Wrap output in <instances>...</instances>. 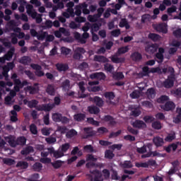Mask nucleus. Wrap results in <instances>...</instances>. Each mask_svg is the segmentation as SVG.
I'll list each match as a JSON object with an SVG mask.
<instances>
[{"instance_id": "4c0bfd02", "label": "nucleus", "mask_w": 181, "mask_h": 181, "mask_svg": "<svg viewBox=\"0 0 181 181\" xmlns=\"http://www.w3.org/2000/svg\"><path fill=\"white\" fill-rule=\"evenodd\" d=\"M42 111H45V112H49V111H52V108H54V104H42Z\"/></svg>"}, {"instance_id": "dca6fc26", "label": "nucleus", "mask_w": 181, "mask_h": 181, "mask_svg": "<svg viewBox=\"0 0 181 181\" xmlns=\"http://www.w3.org/2000/svg\"><path fill=\"white\" fill-rule=\"evenodd\" d=\"M148 38L150 39V40H152V42H159L160 39H162V37H160L159 34L150 33L148 35Z\"/></svg>"}, {"instance_id": "72a5a7b5", "label": "nucleus", "mask_w": 181, "mask_h": 181, "mask_svg": "<svg viewBox=\"0 0 181 181\" xmlns=\"http://www.w3.org/2000/svg\"><path fill=\"white\" fill-rule=\"evenodd\" d=\"M111 60L112 63L118 64V63H124V62H125V58H119L118 57H116L115 55H113L111 58Z\"/></svg>"}, {"instance_id": "f704fd0d", "label": "nucleus", "mask_w": 181, "mask_h": 181, "mask_svg": "<svg viewBox=\"0 0 181 181\" xmlns=\"http://www.w3.org/2000/svg\"><path fill=\"white\" fill-rule=\"evenodd\" d=\"M43 168V165L39 162H36L35 164L33 165V170L34 172H40Z\"/></svg>"}, {"instance_id": "3c124183", "label": "nucleus", "mask_w": 181, "mask_h": 181, "mask_svg": "<svg viewBox=\"0 0 181 181\" xmlns=\"http://www.w3.org/2000/svg\"><path fill=\"white\" fill-rule=\"evenodd\" d=\"M3 163H4V165H8V166H12V165L15 163V160L12 158H4Z\"/></svg>"}, {"instance_id": "2f4dec72", "label": "nucleus", "mask_w": 181, "mask_h": 181, "mask_svg": "<svg viewBox=\"0 0 181 181\" xmlns=\"http://www.w3.org/2000/svg\"><path fill=\"white\" fill-rule=\"evenodd\" d=\"M33 146H28L23 148L21 151V155H29V153H32L33 152Z\"/></svg>"}, {"instance_id": "69168bd1", "label": "nucleus", "mask_w": 181, "mask_h": 181, "mask_svg": "<svg viewBox=\"0 0 181 181\" xmlns=\"http://www.w3.org/2000/svg\"><path fill=\"white\" fill-rule=\"evenodd\" d=\"M156 57L158 59V63H163V60L165 59V57L163 56V54H159L157 52L156 54Z\"/></svg>"}, {"instance_id": "6e6552de", "label": "nucleus", "mask_w": 181, "mask_h": 181, "mask_svg": "<svg viewBox=\"0 0 181 181\" xmlns=\"http://www.w3.org/2000/svg\"><path fill=\"white\" fill-rule=\"evenodd\" d=\"M133 128H136L137 129H142L144 128H146V124L140 119H136L135 120L132 124Z\"/></svg>"}, {"instance_id": "58836bf2", "label": "nucleus", "mask_w": 181, "mask_h": 181, "mask_svg": "<svg viewBox=\"0 0 181 181\" xmlns=\"http://www.w3.org/2000/svg\"><path fill=\"white\" fill-rule=\"evenodd\" d=\"M16 141H17V146L21 145V146H23V145H26V137L25 136L18 137Z\"/></svg>"}, {"instance_id": "09e8293b", "label": "nucleus", "mask_w": 181, "mask_h": 181, "mask_svg": "<svg viewBox=\"0 0 181 181\" xmlns=\"http://www.w3.org/2000/svg\"><path fill=\"white\" fill-rule=\"evenodd\" d=\"M132 163L129 160H125L122 164V168L124 169H131L132 168Z\"/></svg>"}, {"instance_id": "e433bc0d", "label": "nucleus", "mask_w": 181, "mask_h": 181, "mask_svg": "<svg viewBox=\"0 0 181 181\" xmlns=\"http://www.w3.org/2000/svg\"><path fill=\"white\" fill-rule=\"evenodd\" d=\"M129 97L133 100L139 98V97H141V91L138 90H134L132 93H130Z\"/></svg>"}, {"instance_id": "680f3d73", "label": "nucleus", "mask_w": 181, "mask_h": 181, "mask_svg": "<svg viewBox=\"0 0 181 181\" xmlns=\"http://www.w3.org/2000/svg\"><path fill=\"white\" fill-rule=\"evenodd\" d=\"M146 93L148 98H153L155 97V89L153 88H148Z\"/></svg>"}, {"instance_id": "8fccbe9b", "label": "nucleus", "mask_w": 181, "mask_h": 181, "mask_svg": "<svg viewBox=\"0 0 181 181\" xmlns=\"http://www.w3.org/2000/svg\"><path fill=\"white\" fill-rule=\"evenodd\" d=\"M37 104H39V102L36 100H32L28 102V106L29 108H36L37 106Z\"/></svg>"}, {"instance_id": "9b49d317", "label": "nucleus", "mask_w": 181, "mask_h": 181, "mask_svg": "<svg viewBox=\"0 0 181 181\" xmlns=\"http://www.w3.org/2000/svg\"><path fill=\"white\" fill-rule=\"evenodd\" d=\"M176 106L175 103L172 101H168L164 105L161 106V108L164 110V111H173V109Z\"/></svg>"}, {"instance_id": "c9c22d12", "label": "nucleus", "mask_w": 181, "mask_h": 181, "mask_svg": "<svg viewBox=\"0 0 181 181\" xmlns=\"http://www.w3.org/2000/svg\"><path fill=\"white\" fill-rule=\"evenodd\" d=\"M27 90L30 91V94H37L39 93V88L38 87H35L32 86H27Z\"/></svg>"}, {"instance_id": "052dcab7", "label": "nucleus", "mask_w": 181, "mask_h": 181, "mask_svg": "<svg viewBox=\"0 0 181 181\" xmlns=\"http://www.w3.org/2000/svg\"><path fill=\"white\" fill-rule=\"evenodd\" d=\"M111 36H113V37H118L121 35V30L116 29L113 30L110 32Z\"/></svg>"}, {"instance_id": "774afa93", "label": "nucleus", "mask_w": 181, "mask_h": 181, "mask_svg": "<svg viewBox=\"0 0 181 181\" xmlns=\"http://www.w3.org/2000/svg\"><path fill=\"white\" fill-rule=\"evenodd\" d=\"M173 34L175 37H181V28L174 30Z\"/></svg>"}, {"instance_id": "c03bdc74", "label": "nucleus", "mask_w": 181, "mask_h": 181, "mask_svg": "<svg viewBox=\"0 0 181 181\" xmlns=\"http://www.w3.org/2000/svg\"><path fill=\"white\" fill-rule=\"evenodd\" d=\"M152 128H153V129H162V124L160 123V122L159 121H155L152 123L151 124Z\"/></svg>"}, {"instance_id": "a878e982", "label": "nucleus", "mask_w": 181, "mask_h": 181, "mask_svg": "<svg viewBox=\"0 0 181 181\" xmlns=\"http://www.w3.org/2000/svg\"><path fill=\"white\" fill-rule=\"evenodd\" d=\"M46 92L49 95H54L56 94V89L54 86L49 84L47 87Z\"/></svg>"}, {"instance_id": "b1692460", "label": "nucleus", "mask_w": 181, "mask_h": 181, "mask_svg": "<svg viewBox=\"0 0 181 181\" xmlns=\"http://www.w3.org/2000/svg\"><path fill=\"white\" fill-rule=\"evenodd\" d=\"M14 53H15V48L14 47L11 48L10 50H8V52L4 55L6 60H7V62L11 61L12 57H13Z\"/></svg>"}, {"instance_id": "0e129e2a", "label": "nucleus", "mask_w": 181, "mask_h": 181, "mask_svg": "<svg viewBox=\"0 0 181 181\" xmlns=\"http://www.w3.org/2000/svg\"><path fill=\"white\" fill-rule=\"evenodd\" d=\"M122 131V130H118L116 132H111L109 135V138H117V136H119V135H121Z\"/></svg>"}, {"instance_id": "e2e57ef3", "label": "nucleus", "mask_w": 181, "mask_h": 181, "mask_svg": "<svg viewBox=\"0 0 181 181\" xmlns=\"http://www.w3.org/2000/svg\"><path fill=\"white\" fill-rule=\"evenodd\" d=\"M168 73H170L169 78H175V69L173 67L169 66Z\"/></svg>"}, {"instance_id": "39448f33", "label": "nucleus", "mask_w": 181, "mask_h": 181, "mask_svg": "<svg viewBox=\"0 0 181 181\" xmlns=\"http://www.w3.org/2000/svg\"><path fill=\"white\" fill-rule=\"evenodd\" d=\"M94 135H95V132L93 130V127L83 128V139H88V138H91V136H94Z\"/></svg>"}, {"instance_id": "c85d7f7f", "label": "nucleus", "mask_w": 181, "mask_h": 181, "mask_svg": "<svg viewBox=\"0 0 181 181\" xmlns=\"http://www.w3.org/2000/svg\"><path fill=\"white\" fill-rule=\"evenodd\" d=\"M153 141L154 145H156L157 147L162 146V145H163V139L160 138V136L155 137L153 139Z\"/></svg>"}, {"instance_id": "cd10ccee", "label": "nucleus", "mask_w": 181, "mask_h": 181, "mask_svg": "<svg viewBox=\"0 0 181 181\" xmlns=\"http://www.w3.org/2000/svg\"><path fill=\"white\" fill-rule=\"evenodd\" d=\"M104 97L106 98L107 100H109L110 103H112V100L115 98V93H114V92H105L104 93Z\"/></svg>"}, {"instance_id": "864d4df0", "label": "nucleus", "mask_w": 181, "mask_h": 181, "mask_svg": "<svg viewBox=\"0 0 181 181\" xmlns=\"http://www.w3.org/2000/svg\"><path fill=\"white\" fill-rule=\"evenodd\" d=\"M39 173H34L30 175L29 178L27 179V181H39Z\"/></svg>"}, {"instance_id": "393cba45", "label": "nucleus", "mask_w": 181, "mask_h": 181, "mask_svg": "<svg viewBox=\"0 0 181 181\" xmlns=\"http://www.w3.org/2000/svg\"><path fill=\"white\" fill-rule=\"evenodd\" d=\"M61 87L64 91L70 90V80L66 79L62 83Z\"/></svg>"}, {"instance_id": "473e14b6", "label": "nucleus", "mask_w": 181, "mask_h": 181, "mask_svg": "<svg viewBox=\"0 0 181 181\" xmlns=\"http://www.w3.org/2000/svg\"><path fill=\"white\" fill-rule=\"evenodd\" d=\"M99 20L100 17L97 14H94L93 16L89 15L88 16V21H89V22H92L93 23L98 22Z\"/></svg>"}, {"instance_id": "c756f323", "label": "nucleus", "mask_w": 181, "mask_h": 181, "mask_svg": "<svg viewBox=\"0 0 181 181\" xmlns=\"http://www.w3.org/2000/svg\"><path fill=\"white\" fill-rule=\"evenodd\" d=\"M90 173H91L92 175H95L94 180H101V177L103 176L101 175V173H100V170H93L92 171H90Z\"/></svg>"}, {"instance_id": "a18cd8bd", "label": "nucleus", "mask_w": 181, "mask_h": 181, "mask_svg": "<svg viewBox=\"0 0 181 181\" xmlns=\"http://www.w3.org/2000/svg\"><path fill=\"white\" fill-rule=\"evenodd\" d=\"M69 149H70V144L69 143H65L61 146V151L63 153L64 155Z\"/></svg>"}, {"instance_id": "f03ea898", "label": "nucleus", "mask_w": 181, "mask_h": 181, "mask_svg": "<svg viewBox=\"0 0 181 181\" xmlns=\"http://www.w3.org/2000/svg\"><path fill=\"white\" fill-rule=\"evenodd\" d=\"M89 101H91L93 103L98 107L103 108L104 107V100H103L102 98H100V96H95L93 98L90 97Z\"/></svg>"}, {"instance_id": "1a4fd4ad", "label": "nucleus", "mask_w": 181, "mask_h": 181, "mask_svg": "<svg viewBox=\"0 0 181 181\" xmlns=\"http://www.w3.org/2000/svg\"><path fill=\"white\" fill-rule=\"evenodd\" d=\"M90 78L91 80H94L95 78L97 80H105V74L103 72H95L90 75Z\"/></svg>"}, {"instance_id": "a211bd4d", "label": "nucleus", "mask_w": 181, "mask_h": 181, "mask_svg": "<svg viewBox=\"0 0 181 181\" xmlns=\"http://www.w3.org/2000/svg\"><path fill=\"white\" fill-rule=\"evenodd\" d=\"M88 111L89 114H94L95 115H97V114H100V107L95 105L88 106Z\"/></svg>"}, {"instance_id": "5fc2aeb1", "label": "nucleus", "mask_w": 181, "mask_h": 181, "mask_svg": "<svg viewBox=\"0 0 181 181\" xmlns=\"http://www.w3.org/2000/svg\"><path fill=\"white\" fill-rule=\"evenodd\" d=\"M30 131L33 135H37V127L35 124L30 125Z\"/></svg>"}, {"instance_id": "de8ad7c7", "label": "nucleus", "mask_w": 181, "mask_h": 181, "mask_svg": "<svg viewBox=\"0 0 181 181\" xmlns=\"http://www.w3.org/2000/svg\"><path fill=\"white\" fill-rule=\"evenodd\" d=\"M62 114L60 113H54L52 114V119L54 122H60L62 121Z\"/></svg>"}, {"instance_id": "603ef678", "label": "nucleus", "mask_w": 181, "mask_h": 181, "mask_svg": "<svg viewBox=\"0 0 181 181\" xmlns=\"http://www.w3.org/2000/svg\"><path fill=\"white\" fill-rule=\"evenodd\" d=\"M176 139V133L173 132V134H169L166 138H165V141L166 142H172V141H173V139Z\"/></svg>"}, {"instance_id": "423d86ee", "label": "nucleus", "mask_w": 181, "mask_h": 181, "mask_svg": "<svg viewBox=\"0 0 181 181\" xmlns=\"http://www.w3.org/2000/svg\"><path fill=\"white\" fill-rule=\"evenodd\" d=\"M158 48L159 45H158V44L147 45L145 47V52H146V53H149L150 54H153V53L158 52Z\"/></svg>"}, {"instance_id": "aec40b11", "label": "nucleus", "mask_w": 181, "mask_h": 181, "mask_svg": "<svg viewBox=\"0 0 181 181\" xmlns=\"http://www.w3.org/2000/svg\"><path fill=\"white\" fill-rule=\"evenodd\" d=\"M94 61L98 62L99 63H107V62H108V58H107L103 55H95Z\"/></svg>"}, {"instance_id": "9d476101", "label": "nucleus", "mask_w": 181, "mask_h": 181, "mask_svg": "<svg viewBox=\"0 0 181 181\" xmlns=\"http://www.w3.org/2000/svg\"><path fill=\"white\" fill-rule=\"evenodd\" d=\"M175 78H168L165 80V81L163 82V87H165V88H172L175 84Z\"/></svg>"}, {"instance_id": "49530a36", "label": "nucleus", "mask_w": 181, "mask_h": 181, "mask_svg": "<svg viewBox=\"0 0 181 181\" xmlns=\"http://www.w3.org/2000/svg\"><path fill=\"white\" fill-rule=\"evenodd\" d=\"M24 73H25V76H28V77L30 80H35L36 79V77L35 76V74H33V72H31L30 70H25Z\"/></svg>"}, {"instance_id": "0eeeda50", "label": "nucleus", "mask_w": 181, "mask_h": 181, "mask_svg": "<svg viewBox=\"0 0 181 181\" xmlns=\"http://www.w3.org/2000/svg\"><path fill=\"white\" fill-rule=\"evenodd\" d=\"M6 142L11 146V148H16L18 146L17 140L15 139V136L10 135L8 136L5 137Z\"/></svg>"}, {"instance_id": "13d9d810", "label": "nucleus", "mask_w": 181, "mask_h": 181, "mask_svg": "<svg viewBox=\"0 0 181 181\" xmlns=\"http://www.w3.org/2000/svg\"><path fill=\"white\" fill-rule=\"evenodd\" d=\"M98 159L95 157H94V155L93 154H88L86 156V162H95Z\"/></svg>"}, {"instance_id": "20e7f679", "label": "nucleus", "mask_w": 181, "mask_h": 181, "mask_svg": "<svg viewBox=\"0 0 181 181\" xmlns=\"http://www.w3.org/2000/svg\"><path fill=\"white\" fill-rule=\"evenodd\" d=\"M30 67L33 70H35V74L37 77H43L45 76V72L42 71V66L37 64H31Z\"/></svg>"}, {"instance_id": "7c9ffc66", "label": "nucleus", "mask_w": 181, "mask_h": 181, "mask_svg": "<svg viewBox=\"0 0 181 181\" xmlns=\"http://www.w3.org/2000/svg\"><path fill=\"white\" fill-rule=\"evenodd\" d=\"M146 148L151 149L152 145L151 144H148L146 146L144 145L141 148H137L136 151L138 153H145V152H146Z\"/></svg>"}, {"instance_id": "ea45409f", "label": "nucleus", "mask_w": 181, "mask_h": 181, "mask_svg": "<svg viewBox=\"0 0 181 181\" xmlns=\"http://www.w3.org/2000/svg\"><path fill=\"white\" fill-rule=\"evenodd\" d=\"M115 154H114V152L111 150H106L105 152V158L106 159H112L115 158Z\"/></svg>"}, {"instance_id": "f8f14e48", "label": "nucleus", "mask_w": 181, "mask_h": 181, "mask_svg": "<svg viewBox=\"0 0 181 181\" xmlns=\"http://www.w3.org/2000/svg\"><path fill=\"white\" fill-rule=\"evenodd\" d=\"M155 29L157 32H158V33H168V28H166V24L165 23H160L157 25Z\"/></svg>"}, {"instance_id": "bb28decb", "label": "nucleus", "mask_w": 181, "mask_h": 181, "mask_svg": "<svg viewBox=\"0 0 181 181\" xmlns=\"http://www.w3.org/2000/svg\"><path fill=\"white\" fill-rule=\"evenodd\" d=\"M16 168H19L20 169H28V168H29V163L26 161H18L16 165Z\"/></svg>"}, {"instance_id": "f257e3e1", "label": "nucleus", "mask_w": 181, "mask_h": 181, "mask_svg": "<svg viewBox=\"0 0 181 181\" xmlns=\"http://www.w3.org/2000/svg\"><path fill=\"white\" fill-rule=\"evenodd\" d=\"M103 23H105L103 18H99L98 22L90 23V33H94V32H98L101 26H103Z\"/></svg>"}, {"instance_id": "6e6d98bb", "label": "nucleus", "mask_w": 181, "mask_h": 181, "mask_svg": "<svg viewBox=\"0 0 181 181\" xmlns=\"http://www.w3.org/2000/svg\"><path fill=\"white\" fill-rule=\"evenodd\" d=\"M111 172H112L111 177L112 180H119L120 179L119 176H118V172H117V170L112 169Z\"/></svg>"}, {"instance_id": "6ab92c4d", "label": "nucleus", "mask_w": 181, "mask_h": 181, "mask_svg": "<svg viewBox=\"0 0 181 181\" xmlns=\"http://www.w3.org/2000/svg\"><path fill=\"white\" fill-rule=\"evenodd\" d=\"M31 62L32 59L29 56H23L20 59L19 63L28 66Z\"/></svg>"}, {"instance_id": "4d7b16f0", "label": "nucleus", "mask_w": 181, "mask_h": 181, "mask_svg": "<svg viewBox=\"0 0 181 181\" xmlns=\"http://www.w3.org/2000/svg\"><path fill=\"white\" fill-rule=\"evenodd\" d=\"M71 52V49H70L66 47H61V53H62V54H64V56H67V55L70 54Z\"/></svg>"}, {"instance_id": "bf43d9fd", "label": "nucleus", "mask_w": 181, "mask_h": 181, "mask_svg": "<svg viewBox=\"0 0 181 181\" xmlns=\"http://www.w3.org/2000/svg\"><path fill=\"white\" fill-rule=\"evenodd\" d=\"M165 101H169V96L163 95L158 99V102L160 103L161 104H163Z\"/></svg>"}, {"instance_id": "37998d69", "label": "nucleus", "mask_w": 181, "mask_h": 181, "mask_svg": "<svg viewBox=\"0 0 181 181\" xmlns=\"http://www.w3.org/2000/svg\"><path fill=\"white\" fill-rule=\"evenodd\" d=\"M76 135H77V132L76 130H74V129H71V130H69L66 134V138L69 139H71L74 136H76Z\"/></svg>"}, {"instance_id": "4468645a", "label": "nucleus", "mask_w": 181, "mask_h": 181, "mask_svg": "<svg viewBox=\"0 0 181 181\" xmlns=\"http://www.w3.org/2000/svg\"><path fill=\"white\" fill-rule=\"evenodd\" d=\"M104 121L105 122H109L108 124L111 127H114V125H117V122L114 119V117L110 115H105L104 117Z\"/></svg>"}, {"instance_id": "7ed1b4c3", "label": "nucleus", "mask_w": 181, "mask_h": 181, "mask_svg": "<svg viewBox=\"0 0 181 181\" xmlns=\"http://www.w3.org/2000/svg\"><path fill=\"white\" fill-rule=\"evenodd\" d=\"M47 151H49V155H51V156H53V158L55 159H60V158H63V156H64L63 152L59 150H54V147L48 148Z\"/></svg>"}, {"instance_id": "5701e85b", "label": "nucleus", "mask_w": 181, "mask_h": 181, "mask_svg": "<svg viewBox=\"0 0 181 181\" xmlns=\"http://www.w3.org/2000/svg\"><path fill=\"white\" fill-rule=\"evenodd\" d=\"M104 69L107 73H110V74H112L115 71V68L114 65L110 64V63H106L104 64Z\"/></svg>"}, {"instance_id": "a19ab883", "label": "nucleus", "mask_w": 181, "mask_h": 181, "mask_svg": "<svg viewBox=\"0 0 181 181\" xmlns=\"http://www.w3.org/2000/svg\"><path fill=\"white\" fill-rule=\"evenodd\" d=\"M112 77L115 80H122L124 78V74L122 72H113Z\"/></svg>"}, {"instance_id": "ddd939ff", "label": "nucleus", "mask_w": 181, "mask_h": 181, "mask_svg": "<svg viewBox=\"0 0 181 181\" xmlns=\"http://www.w3.org/2000/svg\"><path fill=\"white\" fill-rule=\"evenodd\" d=\"M66 6L68 8L66 12L70 13L71 18H74V8H73L74 7V2L69 1L66 4Z\"/></svg>"}, {"instance_id": "f3484780", "label": "nucleus", "mask_w": 181, "mask_h": 181, "mask_svg": "<svg viewBox=\"0 0 181 181\" xmlns=\"http://www.w3.org/2000/svg\"><path fill=\"white\" fill-rule=\"evenodd\" d=\"M131 59L133 62H141L142 59V54L139 52H134L131 54Z\"/></svg>"}, {"instance_id": "2eb2a0df", "label": "nucleus", "mask_w": 181, "mask_h": 181, "mask_svg": "<svg viewBox=\"0 0 181 181\" xmlns=\"http://www.w3.org/2000/svg\"><path fill=\"white\" fill-rule=\"evenodd\" d=\"M57 70L60 73L62 71H67L69 70V65L66 64L57 63L55 65Z\"/></svg>"}, {"instance_id": "338daca9", "label": "nucleus", "mask_w": 181, "mask_h": 181, "mask_svg": "<svg viewBox=\"0 0 181 181\" xmlns=\"http://www.w3.org/2000/svg\"><path fill=\"white\" fill-rule=\"evenodd\" d=\"M141 113V110L139 108H135L132 111V115H133V117H139Z\"/></svg>"}, {"instance_id": "412c9836", "label": "nucleus", "mask_w": 181, "mask_h": 181, "mask_svg": "<svg viewBox=\"0 0 181 181\" xmlns=\"http://www.w3.org/2000/svg\"><path fill=\"white\" fill-rule=\"evenodd\" d=\"M74 119L77 121V122H81L86 119V114L84 113H77L74 115Z\"/></svg>"}, {"instance_id": "79ce46f5", "label": "nucleus", "mask_w": 181, "mask_h": 181, "mask_svg": "<svg viewBox=\"0 0 181 181\" xmlns=\"http://www.w3.org/2000/svg\"><path fill=\"white\" fill-rule=\"evenodd\" d=\"M129 51V47L128 46L119 47L117 49L118 54H125L127 52Z\"/></svg>"}, {"instance_id": "4be33fe9", "label": "nucleus", "mask_w": 181, "mask_h": 181, "mask_svg": "<svg viewBox=\"0 0 181 181\" xmlns=\"http://www.w3.org/2000/svg\"><path fill=\"white\" fill-rule=\"evenodd\" d=\"M64 161L62 160H57L51 163V165L54 169H60L61 166H63Z\"/></svg>"}]
</instances>
